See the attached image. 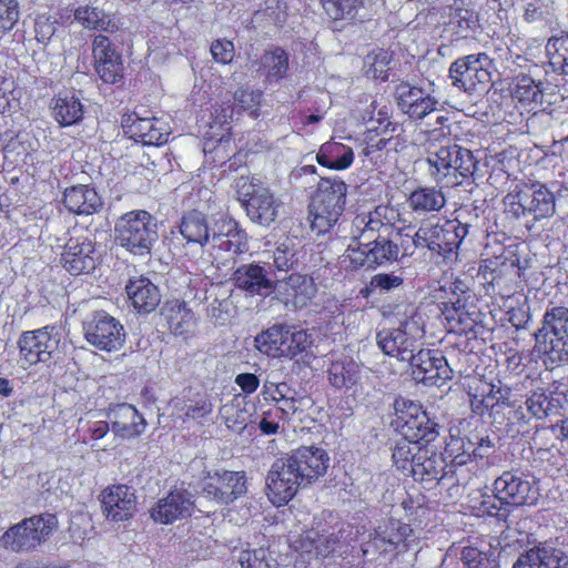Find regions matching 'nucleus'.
<instances>
[{"label":"nucleus","instance_id":"nucleus-1","mask_svg":"<svg viewBox=\"0 0 568 568\" xmlns=\"http://www.w3.org/2000/svg\"><path fill=\"white\" fill-rule=\"evenodd\" d=\"M468 229V224L457 219L422 223L413 236L406 233L407 244H403L404 254L413 255L417 248L444 261L456 260Z\"/></svg>","mask_w":568,"mask_h":568},{"label":"nucleus","instance_id":"nucleus-2","mask_svg":"<svg viewBox=\"0 0 568 568\" xmlns=\"http://www.w3.org/2000/svg\"><path fill=\"white\" fill-rule=\"evenodd\" d=\"M347 184L338 176H324L317 182L308 204L311 229L325 234L337 223L345 210Z\"/></svg>","mask_w":568,"mask_h":568},{"label":"nucleus","instance_id":"nucleus-3","mask_svg":"<svg viewBox=\"0 0 568 568\" xmlns=\"http://www.w3.org/2000/svg\"><path fill=\"white\" fill-rule=\"evenodd\" d=\"M426 162L430 178L440 189L462 185L474 175L478 163L470 150L457 143L429 151Z\"/></svg>","mask_w":568,"mask_h":568},{"label":"nucleus","instance_id":"nucleus-4","mask_svg":"<svg viewBox=\"0 0 568 568\" xmlns=\"http://www.w3.org/2000/svg\"><path fill=\"white\" fill-rule=\"evenodd\" d=\"M392 457L396 467L408 470L416 481L432 486L444 479L454 481V477L448 475L444 458L428 446L409 440H397Z\"/></svg>","mask_w":568,"mask_h":568},{"label":"nucleus","instance_id":"nucleus-5","mask_svg":"<svg viewBox=\"0 0 568 568\" xmlns=\"http://www.w3.org/2000/svg\"><path fill=\"white\" fill-rule=\"evenodd\" d=\"M119 245L133 255L145 256L158 241V224L145 210L130 211L115 225Z\"/></svg>","mask_w":568,"mask_h":568},{"label":"nucleus","instance_id":"nucleus-6","mask_svg":"<svg viewBox=\"0 0 568 568\" xmlns=\"http://www.w3.org/2000/svg\"><path fill=\"white\" fill-rule=\"evenodd\" d=\"M394 406L396 415L394 424L403 435L399 440L429 446L438 438V423L429 417L420 404L407 399H396Z\"/></svg>","mask_w":568,"mask_h":568},{"label":"nucleus","instance_id":"nucleus-7","mask_svg":"<svg viewBox=\"0 0 568 568\" xmlns=\"http://www.w3.org/2000/svg\"><path fill=\"white\" fill-rule=\"evenodd\" d=\"M58 524L54 514L33 515L11 526L2 535V541L13 551L33 550L53 534Z\"/></svg>","mask_w":568,"mask_h":568},{"label":"nucleus","instance_id":"nucleus-8","mask_svg":"<svg viewBox=\"0 0 568 568\" xmlns=\"http://www.w3.org/2000/svg\"><path fill=\"white\" fill-rule=\"evenodd\" d=\"M312 336L306 331H291L285 325H273L255 337L256 348L271 357H294L311 347Z\"/></svg>","mask_w":568,"mask_h":568},{"label":"nucleus","instance_id":"nucleus-9","mask_svg":"<svg viewBox=\"0 0 568 568\" xmlns=\"http://www.w3.org/2000/svg\"><path fill=\"white\" fill-rule=\"evenodd\" d=\"M494 497L505 508L535 505L539 498L538 481L519 470H505L493 483Z\"/></svg>","mask_w":568,"mask_h":568},{"label":"nucleus","instance_id":"nucleus-10","mask_svg":"<svg viewBox=\"0 0 568 568\" xmlns=\"http://www.w3.org/2000/svg\"><path fill=\"white\" fill-rule=\"evenodd\" d=\"M440 456L448 467V475L454 477L453 485H467L476 474L477 463L475 458L483 455L478 454V447L471 440L459 435L449 434L445 438V446Z\"/></svg>","mask_w":568,"mask_h":568},{"label":"nucleus","instance_id":"nucleus-11","mask_svg":"<svg viewBox=\"0 0 568 568\" xmlns=\"http://www.w3.org/2000/svg\"><path fill=\"white\" fill-rule=\"evenodd\" d=\"M537 343H544V352L551 359L562 361L568 356V307L550 305L541 320V327L536 333Z\"/></svg>","mask_w":568,"mask_h":568},{"label":"nucleus","instance_id":"nucleus-12","mask_svg":"<svg viewBox=\"0 0 568 568\" xmlns=\"http://www.w3.org/2000/svg\"><path fill=\"white\" fill-rule=\"evenodd\" d=\"M490 59L486 53L468 54L456 59L449 67L454 87L467 92L481 93L491 82Z\"/></svg>","mask_w":568,"mask_h":568},{"label":"nucleus","instance_id":"nucleus-13","mask_svg":"<svg viewBox=\"0 0 568 568\" xmlns=\"http://www.w3.org/2000/svg\"><path fill=\"white\" fill-rule=\"evenodd\" d=\"M355 225L361 229V236L371 240L374 237H403L407 227L402 220L399 211L392 205H377L366 214L355 217Z\"/></svg>","mask_w":568,"mask_h":568},{"label":"nucleus","instance_id":"nucleus-14","mask_svg":"<svg viewBox=\"0 0 568 568\" xmlns=\"http://www.w3.org/2000/svg\"><path fill=\"white\" fill-rule=\"evenodd\" d=\"M60 342V331L55 325L24 332L18 341L20 357L29 365L47 363L59 349Z\"/></svg>","mask_w":568,"mask_h":568},{"label":"nucleus","instance_id":"nucleus-15","mask_svg":"<svg viewBox=\"0 0 568 568\" xmlns=\"http://www.w3.org/2000/svg\"><path fill=\"white\" fill-rule=\"evenodd\" d=\"M304 483L300 480L296 468L284 457L277 458L266 476V490L270 501L276 506L287 505Z\"/></svg>","mask_w":568,"mask_h":568},{"label":"nucleus","instance_id":"nucleus-16","mask_svg":"<svg viewBox=\"0 0 568 568\" xmlns=\"http://www.w3.org/2000/svg\"><path fill=\"white\" fill-rule=\"evenodd\" d=\"M84 337L94 347L112 352L119 349L124 342L122 324L104 311H98L83 324Z\"/></svg>","mask_w":568,"mask_h":568},{"label":"nucleus","instance_id":"nucleus-17","mask_svg":"<svg viewBox=\"0 0 568 568\" xmlns=\"http://www.w3.org/2000/svg\"><path fill=\"white\" fill-rule=\"evenodd\" d=\"M121 123L131 139L144 145H163L171 134V128L166 121L154 115L143 116L138 111L123 114Z\"/></svg>","mask_w":568,"mask_h":568},{"label":"nucleus","instance_id":"nucleus-18","mask_svg":"<svg viewBox=\"0 0 568 568\" xmlns=\"http://www.w3.org/2000/svg\"><path fill=\"white\" fill-rule=\"evenodd\" d=\"M414 378L429 386H442L452 378L453 371L440 349L422 348L408 358Z\"/></svg>","mask_w":568,"mask_h":568},{"label":"nucleus","instance_id":"nucleus-19","mask_svg":"<svg viewBox=\"0 0 568 568\" xmlns=\"http://www.w3.org/2000/svg\"><path fill=\"white\" fill-rule=\"evenodd\" d=\"M442 291H449L450 295L439 303V308L449 332L456 334L466 333L471 328L468 322L466 304L469 298L468 290L464 281L455 278L448 283V286L443 285Z\"/></svg>","mask_w":568,"mask_h":568},{"label":"nucleus","instance_id":"nucleus-20","mask_svg":"<svg viewBox=\"0 0 568 568\" xmlns=\"http://www.w3.org/2000/svg\"><path fill=\"white\" fill-rule=\"evenodd\" d=\"M246 491L244 471L207 473L202 484L203 495L219 504L229 505Z\"/></svg>","mask_w":568,"mask_h":568},{"label":"nucleus","instance_id":"nucleus-21","mask_svg":"<svg viewBox=\"0 0 568 568\" xmlns=\"http://www.w3.org/2000/svg\"><path fill=\"white\" fill-rule=\"evenodd\" d=\"M101 508L111 521H125L134 517L138 510L135 490L125 484L106 486L100 495Z\"/></svg>","mask_w":568,"mask_h":568},{"label":"nucleus","instance_id":"nucleus-22","mask_svg":"<svg viewBox=\"0 0 568 568\" xmlns=\"http://www.w3.org/2000/svg\"><path fill=\"white\" fill-rule=\"evenodd\" d=\"M93 67L98 77L106 84H115L124 75L121 53L113 47L109 37L97 34L92 40Z\"/></svg>","mask_w":568,"mask_h":568},{"label":"nucleus","instance_id":"nucleus-23","mask_svg":"<svg viewBox=\"0 0 568 568\" xmlns=\"http://www.w3.org/2000/svg\"><path fill=\"white\" fill-rule=\"evenodd\" d=\"M99 263L94 242L87 236L70 237L61 254V264L71 275L89 274Z\"/></svg>","mask_w":568,"mask_h":568},{"label":"nucleus","instance_id":"nucleus-24","mask_svg":"<svg viewBox=\"0 0 568 568\" xmlns=\"http://www.w3.org/2000/svg\"><path fill=\"white\" fill-rule=\"evenodd\" d=\"M415 323L400 322L396 328H384L377 332L376 341L382 352L399 361H408L417 348V337L412 332Z\"/></svg>","mask_w":568,"mask_h":568},{"label":"nucleus","instance_id":"nucleus-25","mask_svg":"<svg viewBox=\"0 0 568 568\" xmlns=\"http://www.w3.org/2000/svg\"><path fill=\"white\" fill-rule=\"evenodd\" d=\"M292 466L296 468L300 480L307 486L325 475L329 457L327 453L315 446L298 447L286 456Z\"/></svg>","mask_w":568,"mask_h":568},{"label":"nucleus","instance_id":"nucleus-26","mask_svg":"<svg viewBox=\"0 0 568 568\" xmlns=\"http://www.w3.org/2000/svg\"><path fill=\"white\" fill-rule=\"evenodd\" d=\"M242 194L246 214L253 222L268 226L275 221L280 203L270 189L250 183Z\"/></svg>","mask_w":568,"mask_h":568},{"label":"nucleus","instance_id":"nucleus-27","mask_svg":"<svg viewBox=\"0 0 568 568\" xmlns=\"http://www.w3.org/2000/svg\"><path fill=\"white\" fill-rule=\"evenodd\" d=\"M480 30L479 13L470 4L462 2L449 7L447 20L443 22V33L447 38L452 41L475 39Z\"/></svg>","mask_w":568,"mask_h":568},{"label":"nucleus","instance_id":"nucleus-28","mask_svg":"<svg viewBox=\"0 0 568 568\" xmlns=\"http://www.w3.org/2000/svg\"><path fill=\"white\" fill-rule=\"evenodd\" d=\"M231 280L237 290L250 296H267L275 290L267 270L254 262L236 267Z\"/></svg>","mask_w":568,"mask_h":568},{"label":"nucleus","instance_id":"nucleus-29","mask_svg":"<svg viewBox=\"0 0 568 568\" xmlns=\"http://www.w3.org/2000/svg\"><path fill=\"white\" fill-rule=\"evenodd\" d=\"M396 101L403 113L410 119L422 120L432 112L438 111V101L426 93L423 88L403 82L396 88Z\"/></svg>","mask_w":568,"mask_h":568},{"label":"nucleus","instance_id":"nucleus-30","mask_svg":"<svg viewBox=\"0 0 568 568\" xmlns=\"http://www.w3.org/2000/svg\"><path fill=\"white\" fill-rule=\"evenodd\" d=\"M316 293L314 278L307 274L291 273L278 285L281 300L286 306L291 305L294 308L308 306Z\"/></svg>","mask_w":568,"mask_h":568},{"label":"nucleus","instance_id":"nucleus-31","mask_svg":"<svg viewBox=\"0 0 568 568\" xmlns=\"http://www.w3.org/2000/svg\"><path fill=\"white\" fill-rule=\"evenodd\" d=\"M193 501L185 490H171L160 498L150 510L151 518L159 524L169 525L192 515Z\"/></svg>","mask_w":568,"mask_h":568},{"label":"nucleus","instance_id":"nucleus-32","mask_svg":"<svg viewBox=\"0 0 568 568\" xmlns=\"http://www.w3.org/2000/svg\"><path fill=\"white\" fill-rule=\"evenodd\" d=\"M112 432L121 438L140 436L146 426L144 417L131 404L122 403L111 407L108 412Z\"/></svg>","mask_w":568,"mask_h":568},{"label":"nucleus","instance_id":"nucleus-33","mask_svg":"<svg viewBox=\"0 0 568 568\" xmlns=\"http://www.w3.org/2000/svg\"><path fill=\"white\" fill-rule=\"evenodd\" d=\"M83 29L114 34L121 30L123 21L118 12H108L91 4L79 6L73 11Z\"/></svg>","mask_w":568,"mask_h":568},{"label":"nucleus","instance_id":"nucleus-34","mask_svg":"<svg viewBox=\"0 0 568 568\" xmlns=\"http://www.w3.org/2000/svg\"><path fill=\"white\" fill-rule=\"evenodd\" d=\"M172 234L181 236L184 246H205L210 241V225L205 214L197 210L184 212Z\"/></svg>","mask_w":568,"mask_h":568},{"label":"nucleus","instance_id":"nucleus-35","mask_svg":"<svg viewBox=\"0 0 568 568\" xmlns=\"http://www.w3.org/2000/svg\"><path fill=\"white\" fill-rule=\"evenodd\" d=\"M65 209L77 215H91L103 205L97 190L90 185L78 184L67 187L62 199Z\"/></svg>","mask_w":568,"mask_h":568},{"label":"nucleus","instance_id":"nucleus-36","mask_svg":"<svg viewBox=\"0 0 568 568\" xmlns=\"http://www.w3.org/2000/svg\"><path fill=\"white\" fill-rule=\"evenodd\" d=\"M162 314L173 335L189 337L194 334L197 318L186 302L180 300L166 301Z\"/></svg>","mask_w":568,"mask_h":568},{"label":"nucleus","instance_id":"nucleus-37","mask_svg":"<svg viewBox=\"0 0 568 568\" xmlns=\"http://www.w3.org/2000/svg\"><path fill=\"white\" fill-rule=\"evenodd\" d=\"M125 291L132 306L139 313L149 314L160 304L161 295L158 286L145 276L130 280Z\"/></svg>","mask_w":568,"mask_h":568},{"label":"nucleus","instance_id":"nucleus-38","mask_svg":"<svg viewBox=\"0 0 568 568\" xmlns=\"http://www.w3.org/2000/svg\"><path fill=\"white\" fill-rule=\"evenodd\" d=\"M524 202L534 221L550 217L555 213V195L546 185L535 182L524 187Z\"/></svg>","mask_w":568,"mask_h":568},{"label":"nucleus","instance_id":"nucleus-39","mask_svg":"<svg viewBox=\"0 0 568 568\" xmlns=\"http://www.w3.org/2000/svg\"><path fill=\"white\" fill-rule=\"evenodd\" d=\"M508 90L513 101L523 108L534 109L542 101L541 82H537L530 75L524 73L511 79Z\"/></svg>","mask_w":568,"mask_h":568},{"label":"nucleus","instance_id":"nucleus-40","mask_svg":"<svg viewBox=\"0 0 568 568\" xmlns=\"http://www.w3.org/2000/svg\"><path fill=\"white\" fill-rule=\"evenodd\" d=\"M373 270L398 261L404 254L403 244L406 242V233L403 237H374L368 241Z\"/></svg>","mask_w":568,"mask_h":568},{"label":"nucleus","instance_id":"nucleus-41","mask_svg":"<svg viewBox=\"0 0 568 568\" xmlns=\"http://www.w3.org/2000/svg\"><path fill=\"white\" fill-rule=\"evenodd\" d=\"M174 407L180 413L183 422L202 424L213 413V404L205 393H196L192 396L174 399Z\"/></svg>","mask_w":568,"mask_h":568},{"label":"nucleus","instance_id":"nucleus-42","mask_svg":"<svg viewBox=\"0 0 568 568\" xmlns=\"http://www.w3.org/2000/svg\"><path fill=\"white\" fill-rule=\"evenodd\" d=\"M446 204V196L435 186H419L407 197L408 207L417 214L439 212Z\"/></svg>","mask_w":568,"mask_h":568},{"label":"nucleus","instance_id":"nucleus-43","mask_svg":"<svg viewBox=\"0 0 568 568\" xmlns=\"http://www.w3.org/2000/svg\"><path fill=\"white\" fill-rule=\"evenodd\" d=\"M52 115L60 126H70L83 119V104L74 94L59 93L52 99Z\"/></svg>","mask_w":568,"mask_h":568},{"label":"nucleus","instance_id":"nucleus-44","mask_svg":"<svg viewBox=\"0 0 568 568\" xmlns=\"http://www.w3.org/2000/svg\"><path fill=\"white\" fill-rule=\"evenodd\" d=\"M317 163L326 169L342 171L354 162L352 148L339 142H326L316 154Z\"/></svg>","mask_w":568,"mask_h":568},{"label":"nucleus","instance_id":"nucleus-45","mask_svg":"<svg viewBox=\"0 0 568 568\" xmlns=\"http://www.w3.org/2000/svg\"><path fill=\"white\" fill-rule=\"evenodd\" d=\"M398 130L374 126L368 129L364 135L363 154L371 159L378 158L383 151H396L397 141H395Z\"/></svg>","mask_w":568,"mask_h":568},{"label":"nucleus","instance_id":"nucleus-46","mask_svg":"<svg viewBox=\"0 0 568 568\" xmlns=\"http://www.w3.org/2000/svg\"><path fill=\"white\" fill-rule=\"evenodd\" d=\"M290 59L282 47H273L266 50L260 59V70L263 71L268 82H278L287 74Z\"/></svg>","mask_w":568,"mask_h":568},{"label":"nucleus","instance_id":"nucleus-47","mask_svg":"<svg viewBox=\"0 0 568 568\" xmlns=\"http://www.w3.org/2000/svg\"><path fill=\"white\" fill-rule=\"evenodd\" d=\"M222 232L214 235L220 240L219 246L234 255H240L248 250L247 234L239 226V223L232 219L224 221Z\"/></svg>","mask_w":568,"mask_h":568},{"label":"nucleus","instance_id":"nucleus-48","mask_svg":"<svg viewBox=\"0 0 568 568\" xmlns=\"http://www.w3.org/2000/svg\"><path fill=\"white\" fill-rule=\"evenodd\" d=\"M328 381L335 388H351L357 383L359 369L348 357L333 361L327 371Z\"/></svg>","mask_w":568,"mask_h":568},{"label":"nucleus","instance_id":"nucleus-49","mask_svg":"<svg viewBox=\"0 0 568 568\" xmlns=\"http://www.w3.org/2000/svg\"><path fill=\"white\" fill-rule=\"evenodd\" d=\"M526 407L534 417L542 419L549 415L559 414L562 403L559 397L548 394L544 388H538L526 399Z\"/></svg>","mask_w":568,"mask_h":568},{"label":"nucleus","instance_id":"nucleus-50","mask_svg":"<svg viewBox=\"0 0 568 568\" xmlns=\"http://www.w3.org/2000/svg\"><path fill=\"white\" fill-rule=\"evenodd\" d=\"M263 98L264 93L260 89H251L248 87L239 88L234 92L232 102L236 115L247 114L252 119H257L261 115Z\"/></svg>","mask_w":568,"mask_h":568},{"label":"nucleus","instance_id":"nucleus-51","mask_svg":"<svg viewBox=\"0 0 568 568\" xmlns=\"http://www.w3.org/2000/svg\"><path fill=\"white\" fill-rule=\"evenodd\" d=\"M518 276L519 271L514 263H501L500 266L490 268L488 284L491 286L494 293L503 297L510 296L514 293V283Z\"/></svg>","mask_w":568,"mask_h":568},{"label":"nucleus","instance_id":"nucleus-52","mask_svg":"<svg viewBox=\"0 0 568 568\" xmlns=\"http://www.w3.org/2000/svg\"><path fill=\"white\" fill-rule=\"evenodd\" d=\"M22 94L23 90L14 77L7 71H0V113L19 109Z\"/></svg>","mask_w":568,"mask_h":568},{"label":"nucleus","instance_id":"nucleus-53","mask_svg":"<svg viewBox=\"0 0 568 568\" xmlns=\"http://www.w3.org/2000/svg\"><path fill=\"white\" fill-rule=\"evenodd\" d=\"M498 393L499 389L496 390L493 384L481 383L476 387L475 393L470 394L471 412L478 416L490 415L499 404Z\"/></svg>","mask_w":568,"mask_h":568},{"label":"nucleus","instance_id":"nucleus-54","mask_svg":"<svg viewBox=\"0 0 568 568\" xmlns=\"http://www.w3.org/2000/svg\"><path fill=\"white\" fill-rule=\"evenodd\" d=\"M326 16L333 21L355 20L363 0H320Z\"/></svg>","mask_w":568,"mask_h":568},{"label":"nucleus","instance_id":"nucleus-55","mask_svg":"<svg viewBox=\"0 0 568 568\" xmlns=\"http://www.w3.org/2000/svg\"><path fill=\"white\" fill-rule=\"evenodd\" d=\"M513 568H559V558L554 549H530L518 558Z\"/></svg>","mask_w":568,"mask_h":568},{"label":"nucleus","instance_id":"nucleus-56","mask_svg":"<svg viewBox=\"0 0 568 568\" xmlns=\"http://www.w3.org/2000/svg\"><path fill=\"white\" fill-rule=\"evenodd\" d=\"M546 52L552 70L568 74V34L551 37L547 42Z\"/></svg>","mask_w":568,"mask_h":568},{"label":"nucleus","instance_id":"nucleus-57","mask_svg":"<svg viewBox=\"0 0 568 568\" xmlns=\"http://www.w3.org/2000/svg\"><path fill=\"white\" fill-rule=\"evenodd\" d=\"M33 148L29 140H21L19 135L11 138L2 149L3 158L13 166L32 163Z\"/></svg>","mask_w":568,"mask_h":568},{"label":"nucleus","instance_id":"nucleus-58","mask_svg":"<svg viewBox=\"0 0 568 568\" xmlns=\"http://www.w3.org/2000/svg\"><path fill=\"white\" fill-rule=\"evenodd\" d=\"M404 284V278L394 273H378L371 277L369 282L359 290L358 296L369 298L376 290L381 292H389L398 288Z\"/></svg>","mask_w":568,"mask_h":568},{"label":"nucleus","instance_id":"nucleus-59","mask_svg":"<svg viewBox=\"0 0 568 568\" xmlns=\"http://www.w3.org/2000/svg\"><path fill=\"white\" fill-rule=\"evenodd\" d=\"M383 532L385 534L384 540L389 545L395 547L404 545L407 547V541L413 535V529L408 524L396 519H389Z\"/></svg>","mask_w":568,"mask_h":568},{"label":"nucleus","instance_id":"nucleus-60","mask_svg":"<svg viewBox=\"0 0 568 568\" xmlns=\"http://www.w3.org/2000/svg\"><path fill=\"white\" fill-rule=\"evenodd\" d=\"M284 407L277 404L270 405L266 409L262 410L258 428L264 435H275L278 433L280 424L283 418Z\"/></svg>","mask_w":568,"mask_h":568},{"label":"nucleus","instance_id":"nucleus-61","mask_svg":"<svg viewBox=\"0 0 568 568\" xmlns=\"http://www.w3.org/2000/svg\"><path fill=\"white\" fill-rule=\"evenodd\" d=\"M58 27V17L50 12L39 13L34 19V33L39 43L47 44L54 36Z\"/></svg>","mask_w":568,"mask_h":568},{"label":"nucleus","instance_id":"nucleus-62","mask_svg":"<svg viewBox=\"0 0 568 568\" xmlns=\"http://www.w3.org/2000/svg\"><path fill=\"white\" fill-rule=\"evenodd\" d=\"M462 561L466 568H496L495 560L476 547H465L462 550Z\"/></svg>","mask_w":568,"mask_h":568},{"label":"nucleus","instance_id":"nucleus-63","mask_svg":"<svg viewBox=\"0 0 568 568\" xmlns=\"http://www.w3.org/2000/svg\"><path fill=\"white\" fill-rule=\"evenodd\" d=\"M505 213L516 220L526 217L529 215L527 211V204L524 202V190L523 187L518 191L509 192L504 197Z\"/></svg>","mask_w":568,"mask_h":568},{"label":"nucleus","instance_id":"nucleus-64","mask_svg":"<svg viewBox=\"0 0 568 568\" xmlns=\"http://www.w3.org/2000/svg\"><path fill=\"white\" fill-rule=\"evenodd\" d=\"M241 568H271L266 550L258 549H243L239 556Z\"/></svg>","mask_w":568,"mask_h":568}]
</instances>
